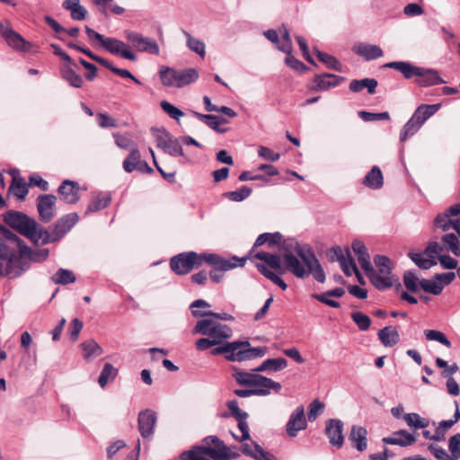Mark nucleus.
Masks as SVG:
<instances>
[{
	"mask_svg": "<svg viewBox=\"0 0 460 460\" xmlns=\"http://www.w3.org/2000/svg\"><path fill=\"white\" fill-rule=\"evenodd\" d=\"M378 85V83L374 78H364L361 80H352L349 83V88L353 93H358L362 91L364 88L367 89L368 93L374 94L376 93V89Z\"/></svg>",
	"mask_w": 460,
	"mask_h": 460,
	"instance_id": "obj_38",
	"label": "nucleus"
},
{
	"mask_svg": "<svg viewBox=\"0 0 460 460\" xmlns=\"http://www.w3.org/2000/svg\"><path fill=\"white\" fill-rule=\"evenodd\" d=\"M403 419L408 426L415 429H424L429 425V420L420 418L418 413H406L403 415Z\"/></svg>",
	"mask_w": 460,
	"mask_h": 460,
	"instance_id": "obj_60",
	"label": "nucleus"
},
{
	"mask_svg": "<svg viewBox=\"0 0 460 460\" xmlns=\"http://www.w3.org/2000/svg\"><path fill=\"white\" fill-rule=\"evenodd\" d=\"M192 333L208 336L212 340L218 341L220 345L232 337L233 331L228 325L220 323L213 318L203 317L197 322Z\"/></svg>",
	"mask_w": 460,
	"mask_h": 460,
	"instance_id": "obj_4",
	"label": "nucleus"
},
{
	"mask_svg": "<svg viewBox=\"0 0 460 460\" xmlns=\"http://www.w3.org/2000/svg\"><path fill=\"white\" fill-rule=\"evenodd\" d=\"M441 108V103L436 104H421L414 111V119H417L418 123L421 126L424 122L433 116Z\"/></svg>",
	"mask_w": 460,
	"mask_h": 460,
	"instance_id": "obj_30",
	"label": "nucleus"
},
{
	"mask_svg": "<svg viewBox=\"0 0 460 460\" xmlns=\"http://www.w3.org/2000/svg\"><path fill=\"white\" fill-rule=\"evenodd\" d=\"M252 189L247 186H242L240 189L224 193V196L232 201L241 202L252 194Z\"/></svg>",
	"mask_w": 460,
	"mask_h": 460,
	"instance_id": "obj_59",
	"label": "nucleus"
},
{
	"mask_svg": "<svg viewBox=\"0 0 460 460\" xmlns=\"http://www.w3.org/2000/svg\"><path fill=\"white\" fill-rule=\"evenodd\" d=\"M425 337L428 341H436L443 344L444 346L450 348L451 342L446 337V335L436 330H426L424 331Z\"/></svg>",
	"mask_w": 460,
	"mask_h": 460,
	"instance_id": "obj_62",
	"label": "nucleus"
},
{
	"mask_svg": "<svg viewBox=\"0 0 460 460\" xmlns=\"http://www.w3.org/2000/svg\"><path fill=\"white\" fill-rule=\"evenodd\" d=\"M344 80L343 77L333 74H321L315 75L313 80V84L310 86L312 91H327L339 85Z\"/></svg>",
	"mask_w": 460,
	"mask_h": 460,
	"instance_id": "obj_16",
	"label": "nucleus"
},
{
	"mask_svg": "<svg viewBox=\"0 0 460 460\" xmlns=\"http://www.w3.org/2000/svg\"><path fill=\"white\" fill-rule=\"evenodd\" d=\"M383 442L390 445H398L401 447H408L416 442L413 435L404 429L394 432V437H386L383 438Z\"/></svg>",
	"mask_w": 460,
	"mask_h": 460,
	"instance_id": "obj_28",
	"label": "nucleus"
},
{
	"mask_svg": "<svg viewBox=\"0 0 460 460\" xmlns=\"http://www.w3.org/2000/svg\"><path fill=\"white\" fill-rule=\"evenodd\" d=\"M374 262L378 269V270H376L378 273L391 274V261L388 257L385 255H376L374 258Z\"/></svg>",
	"mask_w": 460,
	"mask_h": 460,
	"instance_id": "obj_64",
	"label": "nucleus"
},
{
	"mask_svg": "<svg viewBox=\"0 0 460 460\" xmlns=\"http://www.w3.org/2000/svg\"><path fill=\"white\" fill-rule=\"evenodd\" d=\"M419 283L422 290L435 296L441 294L444 288V285L436 279H422Z\"/></svg>",
	"mask_w": 460,
	"mask_h": 460,
	"instance_id": "obj_52",
	"label": "nucleus"
},
{
	"mask_svg": "<svg viewBox=\"0 0 460 460\" xmlns=\"http://www.w3.org/2000/svg\"><path fill=\"white\" fill-rule=\"evenodd\" d=\"M325 433L329 438L330 444L341 448L344 443L343 422L337 419H330L326 422Z\"/></svg>",
	"mask_w": 460,
	"mask_h": 460,
	"instance_id": "obj_13",
	"label": "nucleus"
},
{
	"mask_svg": "<svg viewBox=\"0 0 460 460\" xmlns=\"http://www.w3.org/2000/svg\"><path fill=\"white\" fill-rule=\"evenodd\" d=\"M314 53L318 59L323 62L328 68L333 69L335 71H341V64L340 61L333 56L329 55L327 53L322 52L318 49H314Z\"/></svg>",
	"mask_w": 460,
	"mask_h": 460,
	"instance_id": "obj_50",
	"label": "nucleus"
},
{
	"mask_svg": "<svg viewBox=\"0 0 460 460\" xmlns=\"http://www.w3.org/2000/svg\"><path fill=\"white\" fill-rule=\"evenodd\" d=\"M378 339L385 347H394L400 341V334L392 326H386L377 332Z\"/></svg>",
	"mask_w": 460,
	"mask_h": 460,
	"instance_id": "obj_33",
	"label": "nucleus"
},
{
	"mask_svg": "<svg viewBox=\"0 0 460 460\" xmlns=\"http://www.w3.org/2000/svg\"><path fill=\"white\" fill-rule=\"evenodd\" d=\"M444 248L452 252L456 256H460V242L455 234H446L441 237Z\"/></svg>",
	"mask_w": 460,
	"mask_h": 460,
	"instance_id": "obj_47",
	"label": "nucleus"
},
{
	"mask_svg": "<svg viewBox=\"0 0 460 460\" xmlns=\"http://www.w3.org/2000/svg\"><path fill=\"white\" fill-rule=\"evenodd\" d=\"M282 259L284 261L283 269L291 272L297 278H304L307 275V271L298 258L294 254V242L286 241L282 244Z\"/></svg>",
	"mask_w": 460,
	"mask_h": 460,
	"instance_id": "obj_8",
	"label": "nucleus"
},
{
	"mask_svg": "<svg viewBox=\"0 0 460 460\" xmlns=\"http://www.w3.org/2000/svg\"><path fill=\"white\" fill-rule=\"evenodd\" d=\"M245 345L244 343H238V341H233V342H226L223 344H220V346H217L211 350V354L220 355L225 354V357L229 361H237V359H234L233 358L236 357L234 354H236V351H238V349H240V346Z\"/></svg>",
	"mask_w": 460,
	"mask_h": 460,
	"instance_id": "obj_32",
	"label": "nucleus"
},
{
	"mask_svg": "<svg viewBox=\"0 0 460 460\" xmlns=\"http://www.w3.org/2000/svg\"><path fill=\"white\" fill-rule=\"evenodd\" d=\"M420 74L417 75L416 84L422 87L444 84L445 81L439 76L438 72L434 69L420 67Z\"/></svg>",
	"mask_w": 460,
	"mask_h": 460,
	"instance_id": "obj_22",
	"label": "nucleus"
},
{
	"mask_svg": "<svg viewBox=\"0 0 460 460\" xmlns=\"http://www.w3.org/2000/svg\"><path fill=\"white\" fill-rule=\"evenodd\" d=\"M186 39H187V46L188 48L199 55L202 58L205 57L206 50H205V44L203 41L193 38L189 32L184 31L183 32Z\"/></svg>",
	"mask_w": 460,
	"mask_h": 460,
	"instance_id": "obj_54",
	"label": "nucleus"
},
{
	"mask_svg": "<svg viewBox=\"0 0 460 460\" xmlns=\"http://www.w3.org/2000/svg\"><path fill=\"white\" fill-rule=\"evenodd\" d=\"M10 174L12 175L13 180L9 186V192L18 199H24L29 192V185L24 181V179L19 175V171L17 169L12 170Z\"/></svg>",
	"mask_w": 460,
	"mask_h": 460,
	"instance_id": "obj_21",
	"label": "nucleus"
},
{
	"mask_svg": "<svg viewBox=\"0 0 460 460\" xmlns=\"http://www.w3.org/2000/svg\"><path fill=\"white\" fill-rule=\"evenodd\" d=\"M281 385L274 380L259 375L253 389H261L267 392L266 395L270 394V390H273L276 394L281 391Z\"/></svg>",
	"mask_w": 460,
	"mask_h": 460,
	"instance_id": "obj_41",
	"label": "nucleus"
},
{
	"mask_svg": "<svg viewBox=\"0 0 460 460\" xmlns=\"http://www.w3.org/2000/svg\"><path fill=\"white\" fill-rule=\"evenodd\" d=\"M118 374V369L115 368L111 364L106 363L101 372V375L98 378V383L101 387H104L107 383L111 380H113Z\"/></svg>",
	"mask_w": 460,
	"mask_h": 460,
	"instance_id": "obj_53",
	"label": "nucleus"
},
{
	"mask_svg": "<svg viewBox=\"0 0 460 460\" xmlns=\"http://www.w3.org/2000/svg\"><path fill=\"white\" fill-rule=\"evenodd\" d=\"M195 117H197L199 119L203 121L207 126L214 129L215 131L218 133H225L226 131V128H221L219 126L220 124H226L228 123V120L226 119H220L219 117L216 115L211 114H201L197 111L193 112Z\"/></svg>",
	"mask_w": 460,
	"mask_h": 460,
	"instance_id": "obj_37",
	"label": "nucleus"
},
{
	"mask_svg": "<svg viewBox=\"0 0 460 460\" xmlns=\"http://www.w3.org/2000/svg\"><path fill=\"white\" fill-rule=\"evenodd\" d=\"M0 33L6 43L16 49H23L25 40L21 34L13 31L9 21L0 22Z\"/></svg>",
	"mask_w": 460,
	"mask_h": 460,
	"instance_id": "obj_15",
	"label": "nucleus"
},
{
	"mask_svg": "<svg viewBox=\"0 0 460 460\" xmlns=\"http://www.w3.org/2000/svg\"><path fill=\"white\" fill-rule=\"evenodd\" d=\"M367 431L365 428L354 425L351 428L349 439L354 447L362 452L367 446Z\"/></svg>",
	"mask_w": 460,
	"mask_h": 460,
	"instance_id": "obj_26",
	"label": "nucleus"
},
{
	"mask_svg": "<svg viewBox=\"0 0 460 460\" xmlns=\"http://www.w3.org/2000/svg\"><path fill=\"white\" fill-rule=\"evenodd\" d=\"M288 366V360L284 358H267L258 367L254 369L256 372H263L271 370L274 372L282 370Z\"/></svg>",
	"mask_w": 460,
	"mask_h": 460,
	"instance_id": "obj_39",
	"label": "nucleus"
},
{
	"mask_svg": "<svg viewBox=\"0 0 460 460\" xmlns=\"http://www.w3.org/2000/svg\"><path fill=\"white\" fill-rule=\"evenodd\" d=\"M278 33L281 35L283 40V42L280 45L277 46L278 49L284 53L292 52L293 45L289 30L283 25L281 28L279 29Z\"/></svg>",
	"mask_w": 460,
	"mask_h": 460,
	"instance_id": "obj_56",
	"label": "nucleus"
},
{
	"mask_svg": "<svg viewBox=\"0 0 460 460\" xmlns=\"http://www.w3.org/2000/svg\"><path fill=\"white\" fill-rule=\"evenodd\" d=\"M351 319L357 324L358 329L361 331H367L370 327V324H371L370 318L367 314H365L361 312H353L351 314Z\"/></svg>",
	"mask_w": 460,
	"mask_h": 460,
	"instance_id": "obj_63",
	"label": "nucleus"
},
{
	"mask_svg": "<svg viewBox=\"0 0 460 460\" xmlns=\"http://www.w3.org/2000/svg\"><path fill=\"white\" fill-rule=\"evenodd\" d=\"M207 252L197 253L186 252L179 253L170 260V268L177 275H186L194 268H199L204 263L203 257Z\"/></svg>",
	"mask_w": 460,
	"mask_h": 460,
	"instance_id": "obj_5",
	"label": "nucleus"
},
{
	"mask_svg": "<svg viewBox=\"0 0 460 460\" xmlns=\"http://www.w3.org/2000/svg\"><path fill=\"white\" fill-rule=\"evenodd\" d=\"M443 252V247L438 242H430L424 252L408 253L411 260L420 269L429 270L437 264L436 256Z\"/></svg>",
	"mask_w": 460,
	"mask_h": 460,
	"instance_id": "obj_9",
	"label": "nucleus"
},
{
	"mask_svg": "<svg viewBox=\"0 0 460 460\" xmlns=\"http://www.w3.org/2000/svg\"><path fill=\"white\" fill-rule=\"evenodd\" d=\"M192 314L194 317H205V318H213L214 320L217 321L218 320H222V321H234V316L227 314V313H221V314H218V313H214L212 311H204V312H201V311H198V310H193L191 311Z\"/></svg>",
	"mask_w": 460,
	"mask_h": 460,
	"instance_id": "obj_57",
	"label": "nucleus"
},
{
	"mask_svg": "<svg viewBox=\"0 0 460 460\" xmlns=\"http://www.w3.org/2000/svg\"><path fill=\"white\" fill-rule=\"evenodd\" d=\"M460 224V213H452L451 207L443 214L438 215L434 219V225L443 231H447Z\"/></svg>",
	"mask_w": 460,
	"mask_h": 460,
	"instance_id": "obj_20",
	"label": "nucleus"
},
{
	"mask_svg": "<svg viewBox=\"0 0 460 460\" xmlns=\"http://www.w3.org/2000/svg\"><path fill=\"white\" fill-rule=\"evenodd\" d=\"M3 220L12 229L17 231L25 237H31L32 234L31 231L36 226V220L34 218L16 210H8L5 212L3 215Z\"/></svg>",
	"mask_w": 460,
	"mask_h": 460,
	"instance_id": "obj_6",
	"label": "nucleus"
},
{
	"mask_svg": "<svg viewBox=\"0 0 460 460\" xmlns=\"http://www.w3.org/2000/svg\"><path fill=\"white\" fill-rule=\"evenodd\" d=\"M81 347L84 351V358L87 360L103 353L102 347L93 340L85 341L81 344Z\"/></svg>",
	"mask_w": 460,
	"mask_h": 460,
	"instance_id": "obj_46",
	"label": "nucleus"
},
{
	"mask_svg": "<svg viewBox=\"0 0 460 460\" xmlns=\"http://www.w3.org/2000/svg\"><path fill=\"white\" fill-rule=\"evenodd\" d=\"M420 128L421 125L418 123L417 119H414L413 116H411L401 130L400 140L402 142H405L409 137L417 133Z\"/></svg>",
	"mask_w": 460,
	"mask_h": 460,
	"instance_id": "obj_51",
	"label": "nucleus"
},
{
	"mask_svg": "<svg viewBox=\"0 0 460 460\" xmlns=\"http://www.w3.org/2000/svg\"><path fill=\"white\" fill-rule=\"evenodd\" d=\"M294 252L306 266L307 275L312 274L318 282L323 283L325 273L311 248L301 246L298 243L294 242Z\"/></svg>",
	"mask_w": 460,
	"mask_h": 460,
	"instance_id": "obj_7",
	"label": "nucleus"
},
{
	"mask_svg": "<svg viewBox=\"0 0 460 460\" xmlns=\"http://www.w3.org/2000/svg\"><path fill=\"white\" fill-rule=\"evenodd\" d=\"M56 201L57 197L52 194H42L37 198V210L42 222L49 223L55 217Z\"/></svg>",
	"mask_w": 460,
	"mask_h": 460,
	"instance_id": "obj_11",
	"label": "nucleus"
},
{
	"mask_svg": "<svg viewBox=\"0 0 460 460\" xmlns=\"http://www.w3.org/2000/svg\"><path fill=\"white\" fill-rule=\"evenodd\" d=\"M256 268L261 274L271 280L274 284L278 285L282 290H286L288 288V285L284 280L276 273L270 270L264 264L257 263Z\"/></svg>",
	"mask_w": 460,
	"mask_h": 460,
	"instance_id": "obj_49",
	"label": "nucleus"
},
{
	"mask_svg": "<svg viewBox=\"0 0 460 460\" xmlns=\"http://www.w3.org/2000/svg\"><path fill=\"white\" fill-rule=\"evenodd\" d=\"M203 260L204 263L212 266V270L209 271L210 279L215 283H219L224 278L225 271L238 266L243 267L246 261V257L238 258L234 256L229 260H226L216 253H206Z\"/></svg>",
	"mask_w": 460,
	"mask_h": 460,
	"instance_id": "obj_3",
	"label": "nucleus"
},
{
	"mask_svg": "<svg viewBox=\"0 0 460 460\" xmlns=\"http://www.w3.org/2000/svg\"><path fill=\"white\" fill-rule=\"evenodd\" d=\"M102 47L112 55L136 61L137 56L129 49V46L116 38L105 37Z\"/></svg>",
	"mask_w": 460,
	"mask_h": 460,
	"instance_id": "obj_12",
	"label": "nucleus"
},
{
	"mask_svg": "<svg viewBox=\"0 0 460 460\" xmlns=\"http://www.w3.org/2000/svg\"><path fill=\"white\" fill-rule=\"evenodd\" d=\"M26 252H29V246L16 234L0 236V277L14 279L21 276L29 268L28 262L22 261Z\"/></svg>",
	"mask_w": 460,
	"mask_h": 460,
	"instance_id": "obj_1",
	"label": "nucleus"
},
{
	"mask_svg": "<svg viewBox=\"0 0 460 460\" xmlns=\"http://www.w3.org/2000/svg\"><path fill=\"white\" fill-rule=\"evenodd\" d=\"M62 6L70 12L71 18L75 21H83L86 18L87 10L80 4V0H65Z\"/></svg>",
	"mask_w": 460,
	"mask_h": 460,
	"instance_id": "obj_34",
	"label": "nucleus"
},
{
	"mask_svg": "<svg viewBox=\"0 0 460 460\" xmlns=\"http://www.w3.org/2000/svg\"><path fill=\"white\" fill-rule=\"evenodd\" d=\"M238 343H244L245 345L240 346V349L234 354L236 357L233 358L237 359V361L261 358L266 353L265 348H251L249 341H238Z\"/></svg>",
	"mask_w": 460,
	"mask_h": 460,
	"instance_id": "obj_23",
	"label": "nucleus"
},
{
	"mask_svg": "<svg viewBox=\"0 0 460 460\" xmlns=\"http://www.w3.org/2000/svg\"><path fill=\"white\" fill-rule=\"evenodd\" d=\"M111 199L109 194H97L89 202L85 214L94 213L107 208L111 203Z\"/></svg>",
	"mask_w": 460,
	"mask_h": 460,
	"instance_id": "obj_40",
	"label": "nucleus"
},
{
	"mask_svg": "<svg viewBox=\"0 0 460 460\" xmlns=\"http://www.w3.org/2000/svg\"><path fill=\"white\" fill-rule=\"evenodd\" d=\"M282 239V235L279 232L275 233H264L260 234L257 239L255 240V243L252 246V250L251 253L253 252V250L257 247H260L263 245L264 243H267L270 247L274 246L275 244H278L280 243Z\"/></svg>",
	"mask_w": 460,
	"mask_h": 460,
	"instance_id": "obj_44",
	"label": "nucleus"
},
{
	"mask_svg": "<svg viewBox=\"0 0 460 460\" xmlns=\"http://www.w3.org/2000/svg\"><path fill=\"white\" fill-rule=\"evenodd\" d=\"M352 50L366 60H374L383 56V50L376 45L358 43L356 44Z\"/></svg>",
	"mask_w": 460,
	"mask_h": 460,
	"instance_id": "obj_25",
	"label": "nucleus"
},
{
	"mask_svg": "<svg viewBox=\"0 0 460 460\" xmlns=\"http://www.w3.org/2000/svg\"><path fill=\"white\" fill-rule=\"evenodd\" d=\"M49 256V250L48 249H40L37 251H33L29 247V252H26L25 254H22V261H26V259L31 261H45Z\"/></svg>",
	"mask_w": 460,
	"mask_h": 460,
	"instance_id": "obj_61",
	"label": "nucleus"
},
{
	"mask_svg": "<svg viewBox=\"0 0 460 460\" xmlns=\"http://www.w3.org/2000/svg\"><path fill=\"white\" fill-rule=\"evenodd\" d=\"M51 280L55 284L67 285L75 282L76 278L72 270L61 268L51 277Z\"/></svg>",
	"mask_w": 460,
	"mask_h": 460,
	"instance_id": "obj_48",
	"label": "nucleus"
},
{
	"mask_svg": "<svg viewBox=\"0 0 460 460\" xmlns=\"http://www.w3.org/2000/svg\"><path fill=\"white\" fill-rule=\"evenodd\" d=\"M177 70L170 67H164L160 70V78L163 84L166 86L177 87L176 83Z\"/></svg>",
	"mask_w": 460,
	"mask_h": 460,
	"instance_id": "obj_58",
	"label": "nucleus"
},
{
	"mask_svg": "<svg viewBox=\"0 0 460 460\" xmlns=\"http://www.w3.org/2000/svg\"><path fill=\"white\" fill-rule=\"evenodd\" d=\"M141 155L137 148H133L127 158L123 161L122 166L127 172H132L138 169L141 163Z\"/></svg>",
	"mask_w": 460,
	"mask_h": 460,
	"instance_id": "obj_45",
	"label": "nucleus"
},
{
	"mask_svg": "<svg viewBox=\"0 0 460 460\" xmlns=\"http://www.w3.org/2000/svg\"><path fill=\"white\" fill-rule=\"evenodd\" d=\"M72 66L73 65L61 66L60 75L71 86L75 88H81L83 86L84 80L82 76L73 69Z\"/></svg>",
	"mask_w": 460,
	"mask_h": 460,
	"instance_id": "obj_35",
	"label": "nucleus"
},
{
	"mask_svg": "<svg viewBox=\"0 0 460 460\" xmlns=\"http://www.w3.org/2000/svg\"><path fill=\"white\" fill-rule=\"evenodd\" d=\"M363 184L367 188L377 190L384 184L382 172L378 166H373L363 180Z\"/></svg>",
	"mask_w": 460,
	"mask_h": 460,
	"instance_id": "obj_36",
	"label": "nucleus"
},
{
	"mask_svg": "<svg viewBox=\"0 0 460 460\" xmlns=\"http://www.w3.org/2000/svg\"><path fill=\"white\" fill-rule=\"evenodd\" d=\"M351 247L356 256L358 257V261L364 271L370 270L372 267L370 262V256L364 243L360 240H355L353 241Z\"/></svg>",
	"mask_w": 460,
	"mask_h": 460,
	"instance_id": "obj_29",
	"label": "nucleus"
},
{
	"mask_svg": "<svg viewBox=\"0 0 460 460\" xmlns=\"http://www.w3.org/2000/svg\"><path fill=\"white\" fill-rule=\"evenodd\" d=\"M76 213H69L60 217L54 225L52 241H57L64 236L78 222Z\"/></svg>",
	"mask_w": 460,
	"mask_h": 460,
	"instance_id": "obj_17",
	"label": "nucleus"
},
{
	"mask_svg": "<svg viewBox=\"0 0 460 460\" xmlns=\"http://www.w3.org/2000/svg\"><path fill=\"white\" fill-rule=\"evenodd\" d=\"M365 272L372 285L379 290H384L393 286L391 274L378 273L373 267Z\"/></svg>",
	"mask_w": 460,
	"mask_h": 460,
	"instance_id": "obj_24",
	"label": "nucleus"
},
{
	"mask_svg": "<svg viewBox=\"0 0 460 460\" xmlns=\"http://www.w3.org/2000/svg\"><path fill=\"white\" fill-rule=\"evenodd\" d=\"M253 258L263 261L270 268L276 270L279 274L285 273V270L281 264L282 256L279 254L258 252L253 255Z\"/></svg>",
	"mask_w": 460,
	"mask_h": 460,
	"instance_id": "obj_27",
	"label": "nucleus"
},
{
	"mask_svg": "<svg viewBox=\"0 0 460 460\" xmlns=\"http://www.w3.org/2000/svg\"><path fill=\"white\" fill-rule=\"evenodd\" d=\"M206 445L194 447L191 450L182 452L181 460H231L239 456L238 453H229L228 447L217 437L205 438Z\"/></svg>",
	"mask_w": 460,
	"mask_h": 460,
	"instance_id": "obj_2",
	"label": "nucleus"
},
{
	"mask_svg": "<svg viewBox=\"0 0 460 460\" xmlns=\"http://www.w3.org/2000/svg\"><path fill=\"white\" fill-rule=\"evenodd\" d=\"M258 376L259 374H252L244 371H236L234 374V377L239 385L247 386L255 385Z\"/></svg>",
	"mask_w": 460,
	"mask_h": 460,
	"instance_id": "obj_55",
	"label": "nucleus"
},
{
	"mask_svg": "<svg viewBox=\"0 0 460 460\" xmlns=\"http://www.w3.org/2000/svg\"><path fill=\"white\" fill-rule=\"evenodd\" d=\"M199 78V73L195 68L177 70V87H183L195 82Z\"/></svg>",
	"mask_w": 460,
	"mask_h": 460,
	"instance_id": "obj_43",
	"label": "nucleus"
},
{
	"mask_svg": "<svg viewBox=\"0 0 460 460\" xmlns=\"http://www.w3.org/2000/svg\"><path fill=\"white\" fill-rule=\"evenodd\" d=\"M156 423L155 412L146 409L138 414L137 424L138 430L143 438H148L154 434V429Z\"/></svg>",
	"mask_w": 460,
	"mask_h": 460,
	"instance_id": "obj_14",
	"label": "nucleus"
},
{
	"mask_svg": "<svg viewBox=\"0 0 460 460\" xmlns=\"http://www.w3.org/2000/svg\"><path fill=\"white\" fill-rule=\"evenodd\" d=\"M306 426L304 407L299 406L292 412L287 423V433L289 437L294 438L298 431L305 429Z\"/></svg>",
	"mask_w": 460,
	"mask_h": 460,
	"instance_id": "obj_18",
	"label": "nucleus"
},
{
	"mask_svg": "<svg viewBox=\"0 0 460 460\" xmlns=\"http://www.w3.org/2000/svg\"><path fill=\"white\" fill-rule=\"evenodd\" d=\"M125 37L137 50L159 55V46L155 40L145 37L138 32L130 31L125 32Z\"/></svg>",
	"mask_w": 460,
	"mask_h": 460,
	"instance_id": "obj_10",
	"label": "nucleus"
},
{
	"mask_svg": "<svg viewBox=\"0 0 460 460\" xmlns=\"http://www.w3.org/2000/svg\"><path fill=\"white\" fill-rule=\"evenodd\" d=\"M80 187L76 181L65 180L58 187V193L64 202L67 204H75L80 199Z\"/></svg>",
	"mask_w": 460,
	"mask_h": 460,
	"instance_id": "obj_19",
	"label": "nucleus"
},
{
	"mask_svg": "<svg viewBox=\"0 0 460 460\" xmlns=\"http://www.w3.org/2000/svg\"><path fill=\"white\" fill-rule=\"evenodd\" d=\"M386 67L394 68L401 72L406 79L416 77L417 75H420V67L415 66L409 62L404 61H394L385 65Z\"/></svg>",
	"mask_w": 460,
	"mask_h": 460,
	"instance_id": "obj_31",
	"label": "nucleus"
},
{
	"mask_svg": "<svg viewBox=\"0 0 460 460\" xmlns=\"http://www.w3.org/2000/svg\"><path fill=\"white\" fill-rule=\"evenodd\" d=\"M32 234L31 237H27L32 243L38 244H46L52 241L53 235L49 233V231L42 226L39 225L36 222L35 228L31 231Z\"/></svg>",
	"mask_w": 460,
	"mask_h": 460,
	"instance_id": "obj_42",
	"label": "nucleus"
}]
</instances>
